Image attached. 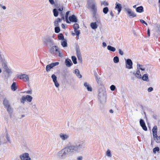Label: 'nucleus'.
Masks as SVG:
<instances>
[{
	"mask_svg": "<svg viewBox=\"0 0 160 160\" xmlns=\"http://www.w3.org/2000/svg\"><path fill=\"white\" fill-rule=\"evenodd\" d=\"M69 156L76 153L83 152L85 148V144L83 141H78L65 148Z\"/></svg>",
	"mask_w": 160,
	"mask_h": 160,
	"instance_id": "f257e3e1",
	"label": "nucleus"
},
{
	"mask_svg": "<svg viewBox=\"0 0 160 160\" xmlns=\"http://www.w3.org/2000/svg\"><path fill=\"white\" fill-rule=\"evenodd\" d=\"M86 7L90 10L91 12H93L95 14L97 11L96 3L95 0H87Z\"/></svg>",
	"mask_w": 160,
	"mask_h": 160,
	"instance_id": "f03ea898",
	"label": "nucleus"
},
{
	"mask_svg": "<svg viewBox=\"0 0 160 160\" xmlns=\"http://www.w3.org/2000/svg\"><path fill=\"white\" fill-rule=\"evenodd\" d=\"M57 156L59 159L62 160L66 158L69 156L64 148L62 149L58 152L57 154Z\"/></svg>",
	"mask_w": 160,
	"mask_h": 160,
	"instance_id": "7ed1b4c3",
	"label": "nucleus"
},
{
	"mask_svg": "<svg viewBox=\"0 0 160 160\" xmlns=\"http://www.w3.org/2000/svg\"><path fill=\"white\" fill-rule=\"evenodd\" d=\"M98 98L101 103L105 102L106 100V93L104 89L99 90Z\"/></svg>",
	"mask_w": 160,
	"mask_h": 160,
	"instance_id": "20e7f679",
	"label": "nucleus"
},
{
	"mask_svg": "<svg viewBox=\"0 0 160 160\" xmlns=\"http://www.w3.org/2000/svg\"><path fill=\"white\" fill-rule=\"evenodd\" d=\"M43 41L44 43H46L48 46H49L50 47L54 44L53 41L49 37L44 38Z\"/></svg>",
	"mask_w": 160,
	"mask_h": 160,
	"instance_id": "39448f33",
	"label": "nucleus"
},
{
	"mask_svg": "<svg viewBox=\"0 0 160 160\" xmlns=\"http://www.w3.org/2000/svg\"><path fill=\"white\" fill-rule=\"evenodd\" d=\"M59 137L62 141H67L70 137L69 134L65 133H61L59 134Z\"/></svg>",
	"mask_w": 160,
	"mask_h": 160,
	"instance_id": "423d86ee",
	"label": "nucleus"
},
{
	"mask_svg": "<svg viewBox=\"0 0 160 160\" xmlns=\"http://www.w3.org/2000/svg\"><path fill=\"white\" fill-rule=\"evenodd\" d=\"M19 158L21 160H31L28 153L27 152L24 153L20 155L19 156Z\"/></svg>",
	"mask_w": 160,
	"mask_h": 160,
	"instance_id": "0eeeda50",
	"label": "nucleus"
},
{
	"mask_svg": "<svg viewBox=\"0 0 160 160\" xmlns=\"http://www.w3.org/2000/svg\"><path fill=\"white\" fill-rule=\"evenodd\" d=\"M32 99V98L31 96L27 95L26 96H23L21 99V102L22 103H24L26 100L29 102H31Z\"/></svg>",
	"mask_w": 160,
	"mask_h": 160,
	"instance_id": "6e6552de",
	"label": "nucleus"
},
{
	"mask_svg": "<svg viewBox=\"0 0 160 160\" xmlns=\"http://www.w3.org/2000/svg\"><path fill=\"white\" fill-rule=\"evenodd\" d=\"M76 54L78 60L82 62V57L81 53L80 50L78 45L76 46Z\"/></svg>",
	"mask_w": 160,
	"mask_h": 160,
	"instance_id": "1a4fd4ad",
	"label": "nucleus"
},
{
	"mask_svg": "<svg viewBox=\"0 0 160 160\" xmlns=\"http://www.w3.org/2000/svg\"><path fill=\"white\" fill-rule=\"evenodd\" d=\"M126 11L130 18H132L136 17V14L131 9L127 8L126 9Z\"/></svg>",
	"mask_w": 160,
	"mask_h": 160,
	"instance_id": "9d476101",
	"label": "nucleus"
},
{
	"mask_svg": "<svg viewBox=\"0 0 160 160\" xmlns=\"http://www.w3.org/2000/svg\"><path fill=\"white\" fill-rule=\"evenodd\" d=\"M58 62H56L49 64L47 65L46 67V70L47 72L50 71L51 69L54 66L59 64Z\"/></svg>",
	"mask_w": 160,
	"mask_h": 160,
	"instance_id": "9b49d317",
	"label": "nucleus"
},
{
	"mask_svg": "<svg viewBox=\"0 0 160 160\" xmlns=\"http://www.w3.org/2000/svg\"><path fill=\"white\" fill-rule=\"evenodd\" d=\"M17 77L21 79H22L25 82L28 81L29 79L28 76L26 74L17 75Z\"/></svg>",
	"mask_w": 160,
	"mask_h": 160,
	"instance_id": "f8f14e48",
	"label": "nucleus"
},
{
	"mask_svg": "<svg viewBox=\"0 0 160 160\" xmlns=\"http://www.w3.org/2000/svg\"><path fill=\"white\" fill-rule=\"evenodd\" d=\"M126 60V67L128 69H130L132 68V62L131 59H127Z\"/></svg>",
	"mask_w": 160,
	"mask_h": 160,
	"instance_id": "ddd939ff",
	"label": "nucleus"
},
{
	"mask_svg": "<svg viewBox=\"0 0 160 160\" xmlns=\"http://www.w3.org/2000/svg\"><path fill=\"white\" fill-rule=\"evenodd\" d=\"M50 52L51 53L53 54L56 52L58 53L59 54H60V52L59 50V48L58 46H54L52 47L50 49Z\"/></svg>",
	"mask_w": 160,
	"mask_h": 160,
	"instance_id": "4468645a",
	"label": "nucleus"
},
{
	"mask_svg": "<svg viewBox=\"0 0 160 160\" xmlns=\"http://www.w3.org/2000/svg\"><path fill=\"white\" fill-rule=\"evenodd\" d=\"M51 77L53 80V81L54 82L55 86L57 88H58L59 86V84L57 82V77L55 74H53L52 75Z\"/></svg>",
	"mask_w": 160,
	"mask_h": 160,
	"instance_id": "2eb2a0df",
	"label": "nucleus"
},
{
	"mask_svg": "<svg viewBox=\"0 0 160 160\" xmlns=\"http://www.w3.org/2000/svg\"><path fill=\"white\" fill-rule=\"evenodd\" d=\"M140 126L142 127V129L145 131L147 130V128L146 126L145 122L144 120L142 119H140Z\"/></svg>",
	"mask_w": 160,
	"mask_h": 160,
	"instance_id": "dca6fc26",
	"label": "nucleus"
},
{
	"mask_svg": "<svg viewBox=\"0 0 160 160\" xmlns=\"http://www.w3.org/2000/svg\"><path fill=\"white\" fill-rule=\"evenodd\" d=\"M133 74L135 75V77L138 79H141V75L140 74V70L137 69L136 73L133 72Z\"/></svg>",
	"mask_w": 160,
	"mask_h": 160,
	"instance_id": "f3484780",
	"label": "nucleus"
},
{
	"mask_svg": "<svg viewBox=\"0 0 160 160\" xmlns=\"http://www.w3.org/2000/svg\"><path fill=\"white\" fill-rule=\"evenodd\" d=\"M69 20L70 22H77L78 19L74 15H72L69 17Z\"/></svg>",
	"mask_w": 160,
	"mask_h": 160,
	"instance_id": "a211bd4d",
	"label": "nucleus"
},
{
	"mask_svg": "<svg viewBox=\"0 0 160 160\" xmlns=\"http://www.w3.org/2000/svg\"><path fill=\"white\" fill-rule=\"evenodd\" d=\"M97 11H96V13L95 14H94V13H93V12H92L93 17L95 19L96 22L98 23L100 22V19L99 16L97 13Z\"/></svg>",
	"mask_w": 160,
	"mask_h": 160,
	"instance_id": "6ab92c4d",
	"label": "nucleus"
},
{
	"mask_svg": "<svg viewBox=\"0 0 160 160\" xmlns=\"http://www.w3.org/2000/svg\"><path fill=\"white\" fill-rule=\"evenodd\" d=\"M116 6L115 8V9H117L118 11V14H119L121 11L122 7L121 4L116 3Z\"/></svg>",
	"mask_w": 160,
	"mask_h": 160,
	"instance_id": "aec40b11",
	"label": "nucleus"
},
{
	"mask_svg": "<svg viewBox=\"0 0 160 160\" xmlns=\"http://www.w3.org/2000/svg\"><path fill=\"white\" fill-rule=\"evenodd\" d=\"M2 66L5 72L8 73H9L11 72L10 69L8 68L7 65L5 63H3L2 64Z\"/></svg>",
	"mask_w": 160,
	"mask_h": 160,
	"instance_id": "412c9836",
	"label": "nucleus"
},
{
	"mask_svg": "<svg viewBox=\"0 0 160 160\" xmlns=\"http://www.w3.org/2000/svg\"><path fill=\"white\" fill-rule=\"evenodd\" d=\"M84 86L87 89L88 91L91 92L92 91V87L87 82H84Z\"/></svg>",
	"mask_w": 160,
	"mask_h": 160,
	"instance_id": "4be33fe9",
	"label": "nucleus"
},
{
	"mask_svg": "<svg viewBox=\"0 0 160 160\" xmlns=\"http://www.w3.org/2000/svg\"><path fill=\"white\" fill-rule=\"evenodd\" d=\"M65 63L66 65L68 67H70L73 64L71 61L69 59H67L65 60Z\"/></svg>",
	"mask_w": 160,
	"mask_h": 160,
	"instance_id": "5701e85b",
	"label": "nucleus"
},
{
	"mask_svg": "<svg viewBox=\"0 0 160 160\" xmlns=\"http://www.w3.org/2000/svg\"><path fill=\"white\" fill-rule=\"evenodd\" d=\"M3 103L5 108H6L8 107H9L10 106V104L8 100L6 98H4V99Z\"/></svg>",
	"mask_w": 160,
	"mask_h": 160,
	"instance_id": "b1692460",
	"label": "nucleus"
},
{
	"mask_svg": "<svg viewBox=\"0 0 160 160\" xmlns=\"http://www.w3.org/2000/svg\"><path fill=\"white\" fill-rule=\"evenodd\" d=\"M152 132L153 136L155 135L156 136L157 133V127L156 125H155L152 129Z\"/></svg>",
	"mask_w": 160,
	"mask_h": 160,
	"instance_id": "393cba45",
	"label": "nucleus"
},
{
	"mask_svg": "<svg viewBox=\"0 0 160 160\" xmlns=\"http://www.w3.org/2000/svg\"><path fill=\"white\" fill-rule=\"evenodd\" d=\"M61 21V19H60V18H58L54 22V25L56 27L58 26L59 25L58 23L59 22H60Z\"/></svg>",
	"mask_w": 160,
	"mask_h": 160,
	"instance_id": "a878e982",
	"label": "nucleus"
},
{
	"mask_svg": "<svg viewBox=\"0 0 160 160\" xmlns=\"http://www.w3.org/2000/svg\"><path fill=\"white\" fill-rule=\"evenodd\" d=\"M94 75L95 77L96 80L98 84H101V79L98 76L96 73H95Z\"/></svg>",
	"mask_w": 160,
	"mask_h": 160,
	"instance_id": "bb28decb",
	"label": "nucleus"
},
{
	"mask_svg": "<svg viewBox=\"0 0 160 160\" xmlns=\"http://www.w3.org/2000/svg\"><path fill=\"white\" fill-rule=\"evenodd\" d=\"M75 73L76 74V75L79 78H82V76L80 74L79 71L78 69H75Z\"/></svg>",
	"mask_w": 160,
	"mask_h": 160,
	"instance_id": "cd10ccee",
	"label": "nucleus"
},
{
	"mask_svg": "<svg viewBox=\"0 0 160 160\" xmlns=\"http://www.w3.org/2000/svg\"><path fill=\"white\" fill-rule=\"evenodd\" d=\"M141 78H142L143 81L147 82L149 81L148 76L147 74H144L142 77H141Z\"/></svg>",
	"mask_w": 160,
	"mask_h": 160,
	"instance_id": "c85d7f7f",
	"label": "nucleus"
},
{
	"mask_svg": "<svg viewBox=\"0 0 160 160\" xmlns=\"http://www.w3.org/2000/svg\"><path fill=\"white\" fill-rule=\"evenodd\" d=\"M137 69L141 70L142 71H144L145 70V68L144 67V66L141 65L139 64H137Z\"/></svg>",
	"mask_w": 160,
	"mask_h": 160,
	"instance_id": "c756f323",
	"label": "nucleus"
},
{
	"mask_svg": "<svg viewBox=\"0 0 160 160\" xmlns=\"http://www.w3.org/2000/svg\"><path fill=\"white\" fill-rule=\"evenodd\" d=\"M90 26L93 29H95L98 28V25L96 22H92L90 24Z\"/></svg>",
	"mask_w": 160,
	"mask_h": 160,
	"instance_id": "7c9ffc66",
	"label": "nucleus"
},
{
	"mask_svg": "<svg viewBox=\"0 0 160 160\" xmlns=\"http://www.w3.org/2000/svg\"><path fill=\"white\" fill-rule=\"evenodd\" d=\"M6 108H7L8 112L10 115L11 116L12 112V108L11 107L10 105L9 107H8Z\"/></svg>",
	"mask_w": 160,
	"mask_h": 160,
	"instance_id": "2f4dec72",
	"label": "nucleus"
},
{
	"mask_svg": "<svg viewBox=\"0 0 160 160\" xmlns=\"http://www.w3.org/2000/svg\"><path fill=\"white\" fill-rule=\"evenodd\" d=\"M107 49L108 50L114 52L116 51V48L111 46L108 45L107 47Z\"/></svg>",
	"mask_w": 160,
	"mask_h": 160,
	"instance_id": "473e14b6",
	"label": "nucleus"
},
{
	"mask_svg": "<svg viewBox=\"0 0 160 160\" xmlns=\"http://www.w3.org/2000/svg\"><path fill=\"white\" fill-rule=\"evenodd\" d=\"M154 140L157 143H159L160 142V136H158L157 135L156 136L155 135L153 136Z\"/></svg>",
	"mask_w": 160,
	"mask_h": 160,
	"instance_id": "72a5a7b5",
	"label": "nucleus"
},
{
	"mask_svg": "<svg viewBox=\"0 0 160 160\" xmlns=\"http://www.w3.org/2000/svg\"><path fill=\"white\" fill-rule=\"evenodd\" d=\"M11 89L13 91H15L17 89L16 83L13 82L11 86Z\"/></svg>",
	"mask_w": 160,
	"mask_h": 160,
	"instance_id": "f704fd0d",
	"label": "nucleus"
},
{
	"mask_svg": "<svg viewBox=\"0 0 160 160\" xmlns=\"http://www.w3.org/2000/svg\"><path fill=\"white\" fill-rule=\"evenodd\" d=\"M136 11L138 12H141L143 11V8L142 6L138 7L136 8Z\"/></svg>",
	"mask_w": 160,
	"mask_h": 160,
	"instance_id": "c9c22d12",
	"label": "nucleus"
},
{
	"mask_svg": "<svg viewBox=\"0 0 160 160\" xmlns=\"http://www.w3.org/2000/svg\"><path fill=\"white\" fill-rule=\"evenodd\" d=\"M53 12L54 17H57L58 16L59 12L57 9L56 8L54 9L53 10Z\"/></svg>",
	"mask_w": 160,
	"mask_h": 160,
	"instance_id": "e433bc0d",
	"label": "nucleus"
},
{
	"mask_svg": "<svg viewBox=\"0 0 160 160\" xmlns=\"http://www.w3.org/2000/svg\"><path fill=\"white\" fill-rule=\"evenodd\" d=\"M61 44L62 46L64 47H67V40L65 39H64L61 42Z\"/></svg>",
	"mask_w": 160,
	"mask_h": 160,
	"instance_id": "4c0bfd02",
	"label": "nucleus"
},
{
	"mask_svg": "<svg viewBox=\"0 0 160 160\" xmlns=\"http://www.w3.org/2000/svg\"><path fill=\"white\" fill-rule=\"evenodd\" d=\"M60 16L61 17V18H60V19H62V21L63 20H65V17H64V15H65V12L64 11H62L60 13Z\"/></svg>",
	"mask_w": 160,
	"mask_h": 160,
	"instance_id": "58836bf2",
	"label": "nucleus"
},
{
	"mask_svg": "<svg viewBox=\"0 0 160 160\" xmlns=\"http://www.w3.org/2000/svg\"><path fill=\"white\" fill-rule=\"evenodd\" d=\"M108 11V8L107 7H105L103 9V12L105 14H107Z\"/></svg>",
	"mask_w": 160,
	"mask_h": 160,
	"instance_id": "ea45409f",
	"label": "nucleus"
},
{
	"mask_svg": "<svg viewBox=\"0 0 160 160\" xmlns=\"http://www.w3.org/2000/svg\"><path fill=\"white\" fill-rule=\"evenodd\" d=\"M106 155L109 157H111L112 154L110 150H108L106 152Z\"/></svg>",
	"mask_w": 160,
	"mask_h": 160,
	"instance_id": "a19ab883",
	"label": "nucleus"
},
{
	"mask_svg": "<svg viewBox=\"0 0 160 160\" xmlns=\"http://www.w3.org/2000/svg\"><path fill=\"white\" fill-rule=\"evenodd\" d=\"M72 59L73 62V63L74 64H76L77 63V58L75 56H72Z\"/></svg>",
	"mask_w": 160,
	"mask_h": 160,
	"instance_id": "79ce46f5",
	"label": "nucleus"
},
{
	"mask_svg": "<svg viewBox=\"0 0 160 160\" xmlns=\"http://www.w3.org/2000/svg\"><path fill=\"white\" fill-rule=\"evenodd\" d=\"M119 61V58L118 56H115L113 58V62L115 63H118Z\"/></svg>",
	"mask_w": 160,
	"mask_h": 160,
	"instance_id": "37998d69",
	"label": "nucleus"
},
{
	"mask_svg": "<svg viewBox=\"0 0 160 160\" xmlns=\"http://www.w3.org/2000/svg\"><path fill=\"white\" fill-rule=\"evenodd\" d=\"M58 38L59 40H64L63 35L62 33L59 34L58 35Z\"/></svg>",
	"mask_w": 160,
	"mask_h": 160,
	"instance_id": "c03bdc74",
	"label": "nucleus"
},
{
	"mask_svg": "<svg viewBox=\"0 0 160 160\" xmlns=\"http://www.w3.org/2000/svg\"><path fill=\"white\" fill-rule=\"evenodd\" d=\"M60 31V28L58 27H56L55 28V32L56 33H58Z\"/></svg>",
	"mask_w": 160,
	"mask_h": 160,
	"instance_id": "a18cd8bd",
	"label": "nucleus"
},
{
	"mask_svg": "<svg viewBox=\"0 0 160 160\" xmlns=\"http://www.w3.org/2000/svg\"><path fill=\"white\" fill-rule=\"evenodd\" d=\"M159 151V148L158 147H156L153 149V152L154 153H156V152H158Z\"/></svg>",
	"mask_w": 160,
	"mask_h": 160,
	"instance_id": "49530a36",
	"label": "nucleus"
},
{
	"mask_svg": "<svg viewBox=\"0 0 160 160\" xmlns=\"http://www.w3.org/2000/svg\"><path fill=\"white\" fill-rule=\"evenodd\" d=\"M79 28V25L77 23H75L73 25V28L74 30L78 29Z\"/></svg>",
	"mask_w": 160,
	"mask_h": 160,
	"instance_id": "de8ad7c7",
	"label": "nucleus"
},
{
	"mask_svg": "<svg viewBox=\"0 0 160 160\" xmlns=\"http://www.w3.org/2000/svg\"><path fill=\"white\" fill-rule=\"evenodd\" d=\"M101 5H103L104 6H107L108 5V3L106 1H102L101 2Z\"/></svg>",
	"mask_w": 160,
	"mask_h": 160,
	"instance_id": "09e8293b",
	"label": "nucleus"
},
{
	"mask_svg": "<svg viewBox=\"0 0 160 160\" xmlns=\"http://www.w3.org/2000/svg\"><path fill=\"white\" fill-rule=\"evenodd\" d=\"M74 32L76 33V35L78 37L79 36V35L80 34V31L79 30H77H77H74Z\"/></svg>",
	"mask_w": 160,
	"mask_h": 160,
	"instance_id": "8fccbe9b",
	"label": "nucleus"
},
{
	"mask_svg": "<svg viewBox=\"0 0 160 160\" xmlns=\"http://www.w3.org/2000/svg\"><path fill=\"white\" fill-rule=\"evenodd\" d=\"M110 88L111 90L113 91L115 89L116 87L114 85H112L110 86Z\"/></svg>",
	"mask_w": 160,
	"mask_h": 160,
	"instance_id": "3c124183",
	"label": "nucleus"
},
{
	"mask_svg": "<svg viewBox=\"0 0 160 160\" xmlns=\"http://www.w3.org/2000/svg\"><path fill=\"white\" fill-rule=\"evenodd\" d=\"M6 138L7 139V141L10 143V140L9 138V137L8 134H7Z\"/></svg>",
	"mask_w": 160,
	"mask_h": 160,
	"instance_id": "603ef678",
	"label": "nucleus"
},
{
	"mask_svg": "<svg viewBox=\"0 0 160 160\" xmlns=\"http://www.w3.org/2000/svg\"><path fill=\"white\" fill-rule=\"evenodd\" d=\"M119 51V53L121 55H123V52L122 51L121 49H119L118 50Z\"/></svg>",
	"mask_w": 160,
	"mask_h": 160,
	"instance_id": "864d4df0",
	"label": "nucleus"
},
{
	"mask_svg": "<svg viewBox=\"0 0 160 160\" xmlns=\"http://www.w3.org/2000/svg\"><path fill=\"white\" fill-rule=\"evenodd\" d=\"M153 90V88L152 87H150L148 89V92H151V91H152Z\"/></svg>",
	"mask_w": 160,
	"mask_h": 160,
	"instance_id": "5fc2aeb1",
	"label": "nucleus"
},
{
	"mask_svg": "<svg viewBox=\"0 0 160 160\" xmlns=\"http://www.w3.org/2000/svg\"><path fill=\"white\" fill-rule=\"evenodd\" d=\"M70 12V11H68L67 12H66V15H65V18H68V16L69 13Z\"/></svg>",
	"mask_w": 160,
	"mask_h": 160,
	"instance_id": "6e6d98bb",
	"label": "nucleus"
},
{
	"mask_svg": "<svg viewBox=\"0 0 160 160\" xmlns=\"http://www.w3.org/2000/svg\"><path fill=\"white\" fill-rule=\"evenodd\" d=\"M49 1L50 3L52 5L54 4L55 3L54 0H49Z\"/></svg>",
	"mask_w": 160,
	"mask_h": 160,
	"instance_id": "4d7b16f0",
	"label": "nucleus"
},
{
	"mask_svg": "<svg viewBox=\"0 0 160 160\" xmlns=\"http://www.w3.org/2000/svg\"><path fill=\"white\" fill-rule=\"evenodd\" d=\"M110 15L112 16V18H113L114 16V15L113 14L112 11H110Z\"/></svg>",
	"mask_w": 160,
	"mask_h": 160,
	"instance_id": "13d9d810",
	"label": "nucleus"
},
{
	"mask_svg": "<svg viewBox=\"0 0 160 160\" xmlns=\"http://www.w3.org/2000/svg\"><path fill=\"white\" fill-rule=\"evenodd\" d=\"M1 8H2L3 10H5L6 8V7L4 6H3L2 4L0 5Z\"/></svg>",
	"mask_w": 160,
	"mask_h": 160,
	"instance_id": "bf43d9fd",
	"label": "nucleus"
},
{
	"mask_svg": "<svg viewBox=\"0 0 160 160\" xmlns=\"http://www.w3.org/2000/svg\"><path fill=\"white\" fill-rule=\"evenodd\" d=\"M82 157L80 156L78 157L77 158V160H82Z\"/></svg>",
	"mask_w": 160,
	"mask_h": 160,
	"instance_id": "052dcab7",
	"label": "nucleus"
},
{
	"mask_svg": "<svg viewBox=\"0 0 160 160\" xmlns=\"http://www.w3.org/2000/svg\"><path fill=\"white\" fill-rule=\"evenodd\" d=\"M147 34L148 37H149L150 36V30L149 29H148V30Z\"/></svg>",
	"mask_w": 160,
	"mask_h": 160,
	"instance_id": "680f3d73",
	"label": "nucleus"
},
{
	"mask_svg": "<svg viewBox=\"0 0 160 160\" xmlns=\"http://www.w3.org/2000/svg\"><path fill=\"white\" fill-rule=\"evenodd\" d=\"M32 108L34 110L37 109L35 105H33L32 106Z\"/></svg>",
	"mask_w": 160,
	"mask_h": 160,
	"instance_id": "e2e57ef3",
	"label": "nucleus"
},
{
	"mask_svg": "<svg viewBox=\"0 0 160 160\" xmlns=\"http://www.w3.org/2000/svg\"><path fill=\"white\" fill-rule=\"evenodd\" d=\"M140 21L141 23H142V24H144L145 23V22L142 19L140 20Z\"/></svg>",
	"mask_w": 160,
	"mask_h": 160,
	"instance_id": "0e129e2a",
	"label": "nucleus"
},
{
	"mask_svg": "<svg viewBox=\"0 0 160 160\" xmlns=\"http://www.w3.org/2000/svg\"><path fill=\"white\" fill-rule=\"evenodd\" d=\"M58 10V11H61V12H62V11H63V7L61 8H59L58 9H57Z\"/></svg>",
	"mask_w": 160,
	"mask_h": 160,
	"instance_id": "69168bd1",
	"label": "nucleus"
},
{
	"mask_svg": "<svg viewBox=\"0 0 160 160\" xmlns=\"http://www.w3.org/2000/svg\"><path fill=\"white\" fill-rule=\"evenodd\" d=\"M102 46L104 47H105L107 46V44L105 42H103L102 43Z\"/></svg>",
	"mask_w": 160,
	"mask_h": 160,
	"instance_id": "338daca9",
	"label": "nucleus"
},
{
	"mask_svg": "<svg viewBox=\"0 0 160 160\" xmlns=\"http://www.w3.org/2000/svg\"><path fill=\"white\" fill-rule=\"evenodd\" d=\"M26 93L28 94H31L32 93V91H27Z\"/></svg>",
	"mask_w": 160,
	"mask_h": 160,
	"instance_id": "774afa93",
	"label": "nucleus"
}]
</instances>
